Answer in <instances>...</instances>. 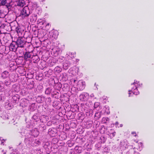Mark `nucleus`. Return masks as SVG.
Here are the masks:
<instances>
[{
    "label": "nucleus",
    "instance_id": "obj_1",
    "mask_svg": "<svg viewBox=\"0 0 154 154\" xmlns=\"http://www.w3.org/2000/svg\"><path fill=\"white\" fill-rule=\"evenodd\" d=\"M142 85V84L136 80H134V82L131 85L132 88L131 90L128 91L129 97L131 96L130 95L132 93H133V94L135 95L139 94V92L138 91V88L140 87H141Z\"/></svg>",
    "mask_w": 154,
    "mask_h": 154
},
{
    "label": "nucleus",
    "instance_id": "obj_2",
    "mask_svg": "<svg viewBox=\"0 0 154 154\" xmlns=\"http://www.w3.org/2000/svg\"><path fill=\"white\" fill-rule=\"evenodd\" d=\"M30 12L29 10L27 7H25L21 11L20 16L23 18H24L28 16Z\"/></svg>",
    "mask_w": 154,
    "mask_h": 154
},
{
    "label": "nucleus",
    "instance_id": "obj_3",
    "mask_svg": "<svg viewBox=\"0 0 154 154\" xmlns=\"http://www.w3.org/2000/svg\"><path fill=\"white\" fill-rule=\"evenodd\" d=\"M77 88L80 90H83L85 86V82L82 80H80L78 81L77 85Z\"/></svg>",
    "mask_w": 154,
    "mask_h": 154
},
{
    "label": "nucleus",
    "instance_id": "obj_4",
    "mask_svg": "<svg viewBox=\"0 0 154 154\" xmlns=\"http://www.w3.org/2000/svg\"><path fill=\"white\" fill-rule=\"evenodd\" d=\"M89 97V94L87 93L84 92L79 96V99L82 101H85L87 100Z\"/></svg>",
    "mask_w": 154,
    "mask_h": 154
},
{
    "label": "nucleus",
    "instance_id": "obj_5",
    "mask_svg": "<svg viewBox=\"0 0 154 154\" xmlns=\"http://www.w3.org/2000/svg\"><path fill=\"white\" fill-rule=\"evenodd\" d=\"M79 68L75 66L70 68L69 70V72L73 75H76L78 72Z\"/></svg>",
    "mask_w": 154,
    "mask_h": 154
},
{
    "label": "nucleus",
    "instance_id": "obj_6",
    "mask_svg": "<svg viewBox=\"0 0 154 154\" xmlns=\"http://www.w3.org/2000/svg\"><path fill=\"white\" fill-rule=\"evenodd\" d=\"M18 47L16 42H13L10 45L9 47L10 50L12 51H15Z\"/></svg>",
    "mask_w": 154,
    "mask_h": 154
},
{
    "label": "nucleus",
    "instance_id": "obj_7",
    "mask_svg": "<svg viewBox=\"0 0 154 154\" xmlns=\"http://www.w3.org/2000/svg\"><path fill=\"white\" fill-rule=\"evenodd\" d=\"M18 47L23 48L25 44V42L21 38H19L17 40L16 42Z\"/></svg>",
    "mask_w": 154,
    "mask_h": 154
},
{
    "label": "nucleus",
    "instance_id": "obj_8",
    "mask_svg": "<svg viewBox=\"0 0 154 154\" xmlns=\"http://www.w3.org/2000/svg\"><path fill=\"white\" fill-rule=\"evenodd\" d=\"M50 38L51 39H56L57 37V32L56 31H51L50 32Z\"/></svg>",
    "mask_w": 154,
    "mask_h": 154
},
{
    "label": "nucleus",
    "instance_id": "obj_9",
    "mask_svg": "<svg viewBox=\"0 0 154 154\" xmlns=\"http://www.w3.org/2000/svg\"><path fill=\"white\" fill-rule=\"evenodd\" d=\"M128 142L127 140H124L121 142L120 147L122 149H125L127 147Z\"/></svg>",
    "mask_w": 154,
    "mask_h": 154
},
{
    "label": "nucleus",
    "instance_id": "obj_10",
    "mask_svg": "<svg viewBox=\"0 0 154 154\" xmlns=\"http://www.w3.org/2000/svg\"><path fill=\"white\" fill-rule=\"evenodd\" d=\"M101 113H103L105 114H109L110 113L109 107L108 106H105L103 109V111H102Z\"/></svg>",
    "mask_w": 154,
    "mask_h": 154
},
{
    "label": "nucleus",
    "instance_id": "obj_11",
    "mask_svg": "<svg viewBox=\"0 0 154 154\" xmlns=\"http://www.w3.org/2000/svg\"><path fill=\"white\" fill-rule=\"evenodd\" d=\"M46 22L45 20H42L40 19H38L37 21V24L39 26H41V27H43V25L44 23Z\"/></svg>",
    "mask_w": 154,
    "mask_h": 154
},
{
    "label": "nucleus",
    "instance_id": "obj_12",
    "mask_svg": "<svg viewBox=\"0 0 154 154\" xmlns=\"http://www.w3.org/2000/svg\"><path fill=\"white\" fill-rule=\"evenodd\" d=\"M31 132L32 133V135L34 136L35 137H37L39 134L38 131L36 129L32 130Z\"/></svg>",
    "mask_w": 154,
    "mask_h": 154
},
{
    "label": "nucleus",
    "instance_id": "obj_13",
    "mask_svg": "<svg viewBox=\"0 0 154 154\" xmlns=\"http://www.w3.org/2000/svg\"><path fill=\"white\" fill-rule=\"evenodd\" d=\"M9 75L8 72L7 71H5L2 74V77L3 78H7Z\"/></svg>",
    "mask_w": 154,
    "mask_h": 154
},
{
    "label": "nucleus",
    "instance_id": "obj_14",
    "mask_svg": "<svg viewBox=\"0 0 154 154\" xmlns=\"http://www.w3.org/2000/svg\"><path fill=\"white\" fill-rule=\"evenodd\" d=\"M25 5V3L23 0H19L17 3V5L21 7H23Z\"/></svg>",
    "mask_w": 154,
    "mask_h": 154
},
{
    "label": "nucleus",
    "instance_id": "obj_15",
    "mask_svg": "<svg viewBox=\"0 0 154 154\" xmlns=\"http://www.w3.org/2000/svg\"><path fill=\"white\" fill-rule=\"evenodd\" d=\"M7 3L6 0H0V6H3L5 5L8 7L7 5H6Z\"/></svg>",
    "mask_w": 154,
    "mask_h": 154
},
{
    "label": "nucleus",
    "instance_id": "obj_16",
    "mask_svg": "<svg viewBox=\"0 0 154 154\" xmlns=\"http://www.w3.org/2000/svg\"><path fill=\"white\" fill-rule=\"evenodd\" d=\"M31 57V54L29 52H26L24 56L25 59L27 60Z\"/></svg>",
    "mask_w": 154,
    "mask_h": 154
},
{
    "label": "nucleus",
    "instance_id": "obj_17",
    "mask_svg": "<svg viewBox=\"0 0 154 154\" xmlns=\"http://www.w3.org/2000/svg\"><path fill=\"white\" fill-rule=\"evenodd\" d=\"M69 66V64L67 63H64L63 64V68L64 69H67Z\"/></svg>",
    "mask_w": 154,
    "mask_h": 154
},
{
    "label": "nucleus",
    "instance_id": "obj_18",
    "mask_svg": "<svg viewBox=\"0 0 154 154\" xmlns=\"http://www.w3.org/2000/svg\"><path fill=\"white\" fill-rule=\"evenodd\" d=\"M54 70L57 73H60L62 69L59 66H57L55 68Z\"/></svg>",
    "mask_w": 154,
    "mask_h": 154
},
{
    "label": "nucleus",
    "instance_id": "obj_19",
    "mask_svg": "<svg viewBox=\"0 0 154 154\" xmlns=\"http://www.w3.org/2000/svg\"><path fill=\"white\" fill-rule=\"evenodd\" d=\"M109 120V119L107 117H103L102 118V122L103 123H106V122L107 121H108Z\"/></svg>",
    "mask_w": 154,
    "mask_h": 154
},
{
    "label": "nucleus",
    "instance_id": "obj_20",
    "mask_svg": "<svg viewBox=\"0 0 154 154\" xmlns=\"http://www.w3.org/2000/svg\"><path fill=\"white\" fill-rule=\"evenodd\" d=\"M116 132L114 131L113 132L109 133L108 134V135L110 137V138H112L114 137L115 135Z\"/></svg>",
    "mask_w": 154,
    "mask_h": 154
},
{
    "label": "nucleus",
    "instance_id": "obj_21",
    "mask_svg": "<svg viewBox=\"0 0 154 154\" xmlns=\"http://www.w3.org/2000/svg\"><path fill=\"white\" fill-rule=\"evenodd\" d=\"M100 105V103L98 102H95L94 105V107L95 108H97Z\"/></svg>",
    "mask_w": 154,
    "mask_h": 154
},
{
    "label": "nucleus",
    "instance_id": "obj_22",
    "mask_svg": "<svg viewBox=\"0 0 154 154\" xmlns=\"http://www.w3.org/2000/svg\"><path fill=\"white\" fill-rule=\"evenodd\" d=\"M91 112V114H89V115H88V116H91L92 115H93V111L92 110H91L90 112ZM88 112H86V115L88 116Z\"/></svg>",
    "mask_w": 154,
    "mask_h": 154
},
{
    "label": "nucleus",
    "instance_id": "obj_23",
    "mask_svg": "<svg viewBox=\"0 0 154 154\" xmlns=\"http://www.w3.org/2000/svg\"><path fill=\"white\" fill-rule=\"evenodd\" d=\"M1 140V144H2L3 145H4V144H3L4 142H5V140L4 139L1 140V137H0V141Z\"/></svg>",
    "mask_w": 154,
    "mask_h": 154
},
{
    "label": "nucleus",
    "instance_id": "obj_24",
    "mask_svg": "<svg viewBox=\"0 0 154 154\" xmlns=\"http://www.w3.org/2000/svg\"><path fill=\"white\" fill-rule=\"evenodd\" d=\"M11 154H19V153L17 151H14L11 153Z\"/></svg>",
    "mask_w": 154,
    "mask_h": 154
},
{
    "label": "nucleus",
    "instance_id": "obj_25",
    "mask_svg": "<svg viewBox=\"0 0 154 154\" xmlns=\"http://www.w3.org/2000/svg\"><path fill=\"white\" fill-rule=\"evenodd\" d=\"M10 82H8V81H6L5 82V84L6 85H10Z\"/></svg>",
    "mask_w": 154,
    "mask_h": 154
},
{
    "label": "nucleus",
    "instance_id": "obj_26",
    "mask_svg": "<svg viewBox=\"0 0 154 154\" xmlns=\"http://www.w3.org/2000/svg\"><path fill=\"white\" fill-rule=\"evenodd\" d=\"M131 134L135 136H136L137 135L136 132H132Z\"/></svg>",
    "mask_w": 154,
    "mask_h": 154
},
{
    "label": "nucleus",
    "instance_id": "obj_27",
    "mask_svg": "<svg viewBox=\"0 0 154 154\" xmlns=\"http://www.w3.org/2000/svg\"><path fill=\"white\" fill-rule=\"evenodd\" d=\"M6 153V151H5L4 150H2V153L1 154H5Z\"/></svg>",
    "mask_w": 154,
    "mask_h": 154
},
{
    "label": "nucleus",
    "instance_id": "obj_28",
    "mask_svg": "<svg viewBox=\"0 0 154 154\" xmlns=\"http://www.w3.org/2000/svg\"><path fill=\"white\" fill-rule=\"evenodd\" d=\"M138 145L139 146V147H142V146H143V145H142V143H138Z\"/></svg>",
    "mask_w": 154,
    "mask_h": 154
},
{
    "label": "nucleus",
    "instance_id": "obj_29",
    "mask_svg": "<svg viewBox=\"0 0 154 154\" xmlns=\"http://www.w3.org/2000/svg\"><path fill=\"white\" fill-rule=\"evenodd\" d=\"M3 85L2 83V82H0V88H2V85Z\"/></svg>",
    "mask_w": 154,
    "mask_h": 154
},
{
    "label": "nucleus",
    "instance_id": "obj_30",
    "mask_svg": "<svg viewBox=\"0 0 154 154\" xmlns=\"http://www.w3.org/2000/svg\"><path fill=\"white\" fill-rule=\"evenodd\" d=\"M115 125L116 126V127H119L118 126V122H116L115 123Z\"/></svg>",
    "mask_w": 154,
    "mask_h": 154
},
{
    "label": "nucleus",
    "instance_id": "obj_31",
    "mask_svg": "<svg viewBox=\"0 0 154 154\" xmlns=\"http://www.w3.org/2000/svg\"><path fill=\"white\" fill-rule=\"evenodd\" d=\"M90 97H94V94H91V95H90Z\"/></svg>",
    "mask_w": 154,
    "mask_h": 154
},
{
    "label": "nucleus",
    "instance_id": "obj_32",
    "mask_svg": "<svg viewBox=\"0 0 154 154\" xmlns=\"http://www.w3.org/2000/svg\"><path fill=\"white\" fill-rule=\"evenodd\" d=\"M134 154H140V153L138 152H135Z\"/></svg>",
    "mask_w": 154,
    "mask_h": 154
},
{
    "label": "nucleus",
    "instance_id": "obj_33",
    "mask_svg": "<svg viewBox=\"0 0 154 154\" xmlns=\"http://www.w3.org/2000/svg\"><path fill=\"white\" fill-rule=\"evenodd\" d=\"M123 126V125L122 124H121L120 125V127H122Z\"/></svg>",
    "mask_w": 154,
    "mask_h": 154
},
{
    "label": "nucleus",
    "instance_id": "obj_34",
    "mask_svg": "<svg viewBox=\"0 0 154 154\" xmlns=\"http://www.w3.org/2000/svg\"><path fill=\"white\" fill-rule=\"evenodd\" d=\"M2 100V97H0V102L1 100Z\"/></svg>",
    "mask_w": 154,
    "mask_h": 154
},
{
    "label": "nucleus",
    "instance_id": "obj_35",
    "mask_svg": "<svg viewBox=\"0 0 154 154\" xmlns=\"http://www.w3.org/2000/svg\"><path fill=\"white\" fill-rule=\"evenodd\" d=\"M49 25V23H48L46 25V26H48V25Z\"/></svg>",
    "mask_w": 154,
    "mask_h": 154
},
{
    "label": "nucleus",
    "instance_id": "obj_36",
    "mask_svg": "<svg viewBox=\"0 0 154 154\" xmlns=\"http://www.w3.org/2000/svg\"><path fill=\"white\" fill-rule=\"evenodd\" d=\"M97 114H98V113H95V116H96V115H97Z\"/></svg>",
    "mask_w": 154,
    "mask_h": 154
},
{
    "label": "nucleus",
    "instance_id": "obj_37",
    "mask_svg": "<svg viewBox=\"0 0 154 154\" xmlns=\"http://www.w3.org/2000/svg\"><path fill=\"white\" fill-rule=\"evenodd\" d=\"M75 81H76V80H74V82H75Z\"/></svg>",
    "mask_w": 154,
    "mask_h": 154
},
{
    "label": "nucleus",
    "instance_id": "obj_38",
    "mask_svg": "<svg viewBox=\"0 0 154 154\" xmlns=\"http://www.w3.org/2000/svg\"><path fill=\"white\" fill-rule=\"evenodd\" d=\"M57 55H58V54H56L55 55V56H57Z\"/></svg>",
    "mask_w": 154,
    "mask_h": 154
},
{
    "label": "nucleus",
    "instance_id": "obj_39",
    "mask_svg": "<svg viewBox=\"0 0 154 154\" xmlns=\"http://www.w3.org/2000/svg\"><path fill=\"white\" fill-rule=\"evenodd\" d=\"M45 0H42V2H43V1H44Z\"/></svg>",
    "mask_w": 154,
    "mask_h": 154
},
{
    "label": "nucleus",
    "instance_id": "obj_40",
    "mask_svg": "<svg viewBox=\"0 0 154 154\" xmlns=\"http://www.w3.org/2000/svg\"><path fill=\"white\" fill-rule=\"evenodd\" d=\"M104 132H102V131H101V133H103Z\"/></svg>",
    "mask_w": 154,
    "mask_h": 154
},
{
    "label": "nucleus",
    "instance_id": "obj_41",
    "mask_svg": "<svg viewBox=\"0 0 154 154\" xmlns=\"http://www.w3.org/2000/svg\"><path fill=\"white\" fill-rule=\"evenodd\" d=\"M17 32H18V30H17Z\"/></svg>",
    "mask_w": 154,
    "mask_h": 154
},
{
    "label": "nucleus",
    "instance_id": "obj_42",
    "mask_svg": "<svg viewBox=\"0 0 154 154\" xmlns=\"http://www.w3.org/2000/svg\"><path fill=\"white\" fill-rule=\"evenodd\" d=\"M52 136H54V135H52Z\"/></svg>",
    "mask_w": 154,
    "mask_h": 154
},
{
    "label": "nucleus",
    "instance_id": "obj_43",
    "mask_svg": "<svg viewBox=\"0 0 154 154\" xmlns=\"http://www.w3.org/2000/svg\"><path fill=\"white\" fill-rule=\"evenodd\" d=\"M51 132H50V133H49V134H51Z\"/></svg>",
    "mask_w": 154,
    "mask_h": 154
},
{
    "label": "nucleus",
    "instance_id": "obj_44",
    "mask_svg": "<svg viewBox=\"0 0 154 154\" xmlns=\"http://www.w3.org/2000/svg\"><path fill=\"white\" fill-rule=\"evenodd\" d=\"M103 128H102V129H101V130H102Z\"/></svg>",
    "mask_w": 154,
    "mask_h": 154
}]
</instances>
